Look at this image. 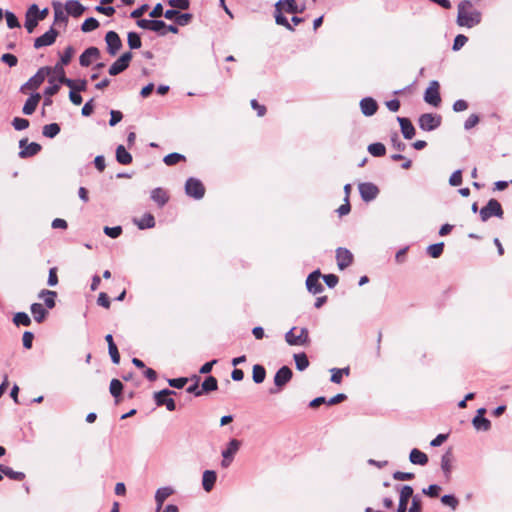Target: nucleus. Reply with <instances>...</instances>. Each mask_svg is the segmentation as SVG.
Segmentation results:
<instances>
[{"label": "nucleus", "mask_w": 512, "mask_h": 512, "mask_svg": "<svg viewBox=\"0 0 512 512\" xmlns=\"http://www.w3.org/2000/svg\"><path fill=\"white\" fill-rule=\"evenodd\" d=\"M481 19V13L473 9L471 1L463 0L458 4L456 22L460 27L473 28L481 22Z\"/></svg>", "instance_id": "obj_1"}, {"label": "nucleus", "mask_w": 512, "mask_h": 512, "mask_svg": "<svg viewBox=\"0 0 512 512\" xmlns=\"http://www.w3.org/2000/svg\"><path fill=\"white\" fill-rule=\"evenodd\" d=\"M296 327L291 328L285 334V341L290 346H305L309 343V332L308 329L303 327L300 329L299 334H296Z\"/></svg>", "instance_id": "obj_2"}, {"label": "nucleus", "mask_w": 512, "mask_h": 512, "mask_svg": "<svg viewBox=\"0 0 512 512\" xmlns=\"http://www.w3.org/2000/svg\"><path fill=\"white\" fill-rule=\"evenodd\" d=\"M292 376V370L288 366H282L274 376L275 388H271L270 393H279L283 389V387L292 379Z\"/></svg>", "instance_id": "obj_3"}, {"label": "nucleus", "mask_w": 512, "mask_h": 512, "mask_svg": "<svg viewBox=\"0 0 512 512\" xmlns=\"http://www.w3.org/2000/svg\"><path fill=\"white\" fill-rule=\"evenodd\" d=\"M493 216L499 218L503 216L502 206L496 199H490L486 206L480 210V218L483 222H486Z\"/></svg>", "instance_id": "obj_4"}, {"label": "nucleus", "mask_w": 512, "mask_h": 512, "mask_svg": "<svg viewBox=\"0 0 512 512\" xmlns=\"http://www.w3.org/2000/svg\"><path fill=\"white\" fill-rule=\"evenodd\" d=\"M240 446H241V441L238 439H231L228 442L227 447L222 451L223 459L221 461V466L223 468H228L231 465V463L234 460L235 455L237 454V452L240 449Z\"/></svg>", "instance_id": "obj_5"}, {"label": "nucleus", "mask_w": 512, "mask_h": 512, "mask_svg": "<svg viewBox=\"0 0 512 512\" xmlns=\"http://www.w3.org/2000/svg\"><path fill=\"white\" fill-rule=\"evenodd\" d=\"M176 392L169 389H163L154 393V401L157 406H165L168 411L176 409V403L170 396L175 395Z\"/></svg>", "instance_id": "obj_6"}, {"label": "nucleus", "mask_w": 512, "mask_h": 512, "mask_svg": "<svg viewBox=\"0 0 512 512\" xmlns=\"http://www.w3.org/2000/svg\"><path fill=\"white\" fill-rule=\"evenodd\" d=\"M185 192L189 197L202 199L205 194V187L199 179L190 177L185 183Z\"/></svg>", "instance_id": "obj_7"}, {"label": "nucleus", "mask_w": 512, "mask_h": 512, "mask_svg": "<svg viewBox=\"0 0 512 512\" xmlns=\"http://www.w3.org/2000/svg\"><path fill=\"white\" fill-rule=\"evenodd\" d=\"M419 127L424 131H433L441 124V117L432 113H424L418 119Z\"/></svg>", "instance_id": "obj_8"}, {"label": "nucleus", "mask_w": 512, "mask_h": 512, "mask_svg": "<svg viewBox=\"0 0 512 512\" xmlns=\"http://www.w3.org/2000/svg\"><path fill=\"white\" fill-rule=\"evenodd\" d=\"M52 72V68L50 67H42L37 73L32 76L24 85L21 87V91L23 92L25 88L37 89L45 80V77Z\"/></svg>", "instance_id": "obj_9"}, {"label": "nucleus", "mask_w": 512, "mask_h": 512, "mask_svg": "<svg viewBox=\"0 0 512 512\" xmlns=\"http://www.w3.org/2000/svg\"><path fill=\"white\" fill-rule=\"evenodd\" d=\"M132 53L131 52H125L123 53L109 68V74L111 76H116L123 71H125L130 64V61L132 59Z\"/></svg>", "instance_id": "obj_10"}, {"label": "nucleus", "mask_w": 512, "mask_h": 512, "mask_svg": "<svg viewBox=\"0 0 512 512\" xmlns=\"http://www.w3.org/2000/svg\"><path fill=\"white\" fill-rule=\"evenodd\" d=\"M424 100L435 107H437L440 102V94H439V83L437 81H431L428 88L425 91L424 94Z\"/></svg>", "instance_id": "obj_11"}, {"label": "nucleus", "mask_w": 512, "mask_h": 512, "mask_svg": "<svg viewBox=\"0 0 512 512\" xmlns=\"http://www.w3.org/2000/svg\"><path fill=\"white\" fill-rule=\"evenodd\" d=\"M396 489L399 490L400 494L397 512H407V505L409 499L413 496L414 490L410 485L397 486Z\"/></svg>", "instance_id": "obj_12"}, {"label": "nucleus", "mask_w": 512, "mask_h": 512, "mask_svg": "<svg viewBox=\"0 0 512 512\" xmlns=\"http://www.w3.org/2000/svg\"><path fill=\"white\" fill-rule=\"evenodd\" d=\"M105 42L107 44V52L111 56H115L122 47V41L115 31H109L106 33Z\"/></svg>", "instance_id": "obj_13"}, {"label": "nucleus", "mask_w": 512, "mask_h": 512, "mask_svg": "<svg viewBox=\"0 0 512 512\" xmlns=\"http://www.w3.org/2000/svg\"><path fill=\"white\" fill-rule=\"evenodd\" d=\"M359 193L363 201L370 202L378 196L379 189L371 182H364L359 184Z\"/></svg>", "instance_id": "obj_14"}, {"label": "nucleus", "mask_w": 512, "mask_h": 512, "mask_svg": "<svg viewBox=\"0 0 512 512\" xmlns=\"http://www.w3.org/2000/svg\"><path fill=\"white\" fill-rule=\"evenodd\" d=\"M353 254L347 248L339 247L336 249V261L338 268L344 270L353 263Z\"/></svg>", "instance_id": "obj_15"}, {"label": "nucleus", "mask_w": 512, "mask_h": 512, "mask_svg": "<svg viewBox=\"0 0 512 512\" xmlns=\"http://www.w3.org/2000/svg\"><path fill=\"white\" fill-rule=\"evenodd\" d=\"M57 36L58 31L51 27L47 32L34 40V48L40 49L52 45L56 41Z\"/></svg>", "instance_id": "obj_16"}, {"label": "nucleus", "mask_w": 512, "mask_h": 512, "mask_svg": "<svg viewBox=\"0 0 512 512\" xmlns=\"http://www.w3.org/2000/svg\"><path fill=\"white\" fill-rule=\"evenodd\" d=\"M321 272L315 270L310 273L306 279L307 290L312 294H318L323 291V286L320 282Z\"/></svg>", "instance_id": "obj_17"}, {"label": "nucleus", "mask_w": 512, "mask_h": 512, "mask_svg": "<svg viewBox=\"0 0 512 512\" xmlns=\"http://www.w3.org/2000/svg\"><path fill=\"white\" fill-rule=\"evenodd\" d=\"M19 147L21 148L19 152L20 158H28L32 157L39 153L41 150V145L36 142H31L27 144V139H21L19 141Z\"/></svg>", "instance_id": "obj_18"}, {"label": "nucleus", "mask_w": 512, "mask_h": 512, "mask_svg": "<svg viewBox=\"0 0 512 512\" xmlns=\"http://www.w3.org/2000/svg\"><path fill=\"white\" fill-rule=\"evenodd\" d=\"M485 412V408L478 409L477 415L472 420L474 428L478 431H488L491 428L490 420L484 417Z\"/></svg>", "instance_id": "obj_19"}, {"label": "nucleus", "mask_w": 512, "mask_h": 512, "mask_svg": "<svg viewBox=\"0 0 512 512\" xmlns=\"http://www.w3.org/2000/svg\"><path fill=\"white\" fill-rule=\"evenodd\" d=\"M99 57L100 50L97 47H89L80 55L79 63L83 67H88L94 59H98Z\"/></svg>", "instance_id": "obj_20"}, {"label": "nucleus", "mask_w": 512, "mask_h": 512, "mask_svg": "<svg viewBox=\"0 0 512 512\" xmlns=\"http://www.w3.org/2000/svg\"><path fill=\"white\" fill-rule=\"evenodd\" d=\"M36 4H32L26 11L25 14V28L28 33H32L37 27L39 20L35 16Z\"/></svg>", "instance_id": "obj_21"}, {"label": "nucleus", "mask_w": 512, "mask_h": 512, "mask_svg": "<svg viewBox=\"0 0 512 512\" xmlns=\"http://www.w3.org/2000/svg\"><path fill=\"white\" fill-rule=\"evenodd\" d=\"M360 109L363 115L373 116L378 109V104L372 97H365L360 101Z\"/></svg>", "instance_id": "obj_22"}, {"label": "nucleus", "mask_w": 512, "mask_h": 512, "mask_svg": "<svg viewBox=\"0 0 512 512\" xmlns=\"http://www.w3.org/2000/svg\"><path fill=\"white\" fill-rule=\"evenodd\" d=\"M397 120L399 122L403 137L408 140L412 139L415 135V128L411 121L404 117H398Z\"/></svg>", "instance_id": "obj_23"}, {"label": "nucleus", "mask_w": 512, "mask_h": 512, "mask_svg": "<svg viewBox=\"0 0 512 512\" xmlns=\"http://www.w3.org/2000/svg\"><path fill=\"white\" fill-rule=\"evenodd\" d=\"M173 489L171 487H161L157 489L155 493V502H156V512H159L163 506L165 500L173 494Z\"/></svg>", "instance_id": "obj_24"}, {"label": "nucleus", "mask_w": 512, "mask_h": 512, "mask_svg": "<svg viewBox=\"0 0 512 512\" xmlns=\"http://www.w3.org/2000/svg\"><path fill=\"white\" fill-rule=\"evenodd\" d=\"M41 99V95L39 93L32 94L25 102L22 112L25 115H31L35 112L37 105Z\"/></svg>", "instance_id": "obj_25"}, {"label": "nucleus", "mask_w": 512, "mask_h": 512, "mask_svg": "<svg viewBox=\"0 0 512 512\" xmlns=\"http://www.w3.org/2000/svg\"><path fill=\"white\" fill-rule=\"evenodd\" d=\"M217 480V474L213 470H205L202 476V486L206 492H210Z\"/></svg>", "instance_id": "obj_26"}, {"label": "nucleus", "mask_w": 512, "mask_h": 512, "mask_svg": "<svg viewBox=\"0 0 512 512\" xmlns=\"http://www.w3.org/2000/svg\"><path fill=\"white\" fill-rule=\"evenodd\" d=\"M65 10L67 14L73 17H79L83 14L85 7L79 1L70 0L66 2Z\"/></svg>", "instance_id": "obj_27"}, {"label": "nucleus", "mask_w": 512, "mask_h": 512, "mask_svg": "<svg viewBox=\"0 0 512 512\" xmlns=\"http://www.w3.org/2000/svg\"><path fill=\"white\" fill-rule=\"evenodd\" d=\"M151 199L157 203L159 207H163L168 202L169 196L164 189L158 187L151 191Z\"/></svg>", "instance_id": "obj_28"}, {"label": "nucleus", "mask_w": 512, "mask_h": 512, "mask_svg": "<svg viewBox=\"0 0 512 512\" xmlns=\"http://www.w3.org/2000/svg\"><path fill=\"white\" fill-rule=\"evenodd\" d=\"M409 460L412 464L424 466L428 463V456L417 448L411 450Z\"/></svg>", "instance_id": "obj_29"}, {"label": "nucleus", "mask_w": 512, "mask_h": 512, "mask_svg": "<svg viewBox=\"0 0 512 512\" xmlns=\"http://www.w3.org/2000/svg\"><path fill=\"white\" fill-rule=\"evenodd\" d=\"M34 320L42 323L48 315V311L40 303H33L30 307Z\"/></svg>", "instance_id": "obj_30"}, {"label": "nucleus", "mask_w": 512, "mask_h": 512, "mask_svg": "<svg viewBox=\"0 0 512 512\" xmlns=\"http://www.w3.org/2000/svg\"><path fill=\"white\" fill-rule=\"evenodd\" d=\"M276 10H280L286 13H297L299 12L298 7L294 0H279L275 4Z\"/></svg>", "instance_id": "obj_31"}, {"label": "nucleus", "mask_w": 512, "mask_h": 512, "mask_svg": "<svg viewBox=\"0 0 512 512\" xmlns=\"http://www.w3.org/2000/svg\"><path fill=\"white\" fill-rule=\"evenodd\" d=\"M134 223L141 230L153 228L155 226V218L151 213H146L140 219H134Z\"/></svg>", "instance_id": "obj_32"}, {"label": "nucleus", "mask_w": 512, "mask_h": 512, "mask_svg": "<svg viewBox=\"0 0 512 512\" xmlns=\"http://www.w3.org/2000/svg\"><path fill=\"white\" fill-rule=\"evenodd\" d=\"M57 297V293L52 290L43 289L39 293V298L44 300L45 306L48 309H53L56 305L55 299Z\"/></svg>", "instance_id": "obj_33"}, {"label": "nucleus", "mask_w": 512, "mask_h": 512, "mask_svg": "<svg viewBox=\"0 0 512 512\" xmlns=\"http://www.w3.org/2000/svg\"><path fill=\"white\" fill-rule=\"evenodd\" d=\"M116 160L122 165H128L132 162V155L123 145H119L116 148Z\"/></svg>", "instance_id": "obj_34"}, {"label": "nucleus", "mask_w": 512, "mask_h": 512, "mask_svg": "<svg viewBox=\"0 0 512 512\" xmlns=\"http://www.w3.org/2000/svg\"><path fill=\"white\" fill-rule=\"evenodd\" d=\"M0 472L8 478L16 481H22L25 478L23 472L14 471L11 467L6 465H0Z\"/></svg>", "instance_id": "obj_35"}, {"label": "nucleus", "mask_w": 512, "mask_h": 512, "mask_svg": "<svg viewBox=\"0 0 512 512\" xmlns=\"http://www.w3.org/2000/svg\"><path fill=\"white\" fill-rule=\"evenodd\" d=\"M266 378V370L260 365L256 364L252 369V379L256 384H261Z\"/></svg>", "instance_id": "obj_36"}, {"label": "nucleus", "mask_w": 512, "mask_h": 512, "mask_svg": "<svg viewBox=\"0 0 512 512\" xmlns=\"http://www.w3.org/2000/svg\"><path fill=\"white\" fill-rule=\"evenodd\" d=\"M441 469L444 472L445 476L449 478L452 470V454L450 452H446L441 457Z\"/></svg>", "instance_id": "obj_37"}, {"label": "nucleus", "mask_w": 512, "mask_h": 512, "mask_svg": "<svg viewBox=\"0 0 512 512\" xmlns=\"http://www.w3.org/2000/svg\"><path fill=\"white\" fill-rule=\"evenodd\" d=\"M218 388V381L213 376H208L201 385V391L203 393H209L212 391L217 390Z\"/></svg>", "instance_id": "obj_38"}, {"label": "nucleus", "mask_w": 512, "mask_h": 512, "mask_svg": "<svg viewBox=\"0 0 512 512\" xmlns=\"http://www.w3.org/2000/svg\"><path fill=\"white\" fill-rule=\"evenodd\" d=\"M367 149L368 152L374 157H382L386 153L385 146L380 142L370 144Z\"/></svg>", "instance_id": "obj_39"}, {"label": "nucleus", "mask_w": 512, "mask_h": 512, "mask_svg": "<svg viewBox=\"0 0 512 512\" xmlns=\"http://www.w3.org/2000/svg\"><path fill=\"white\" fill-rule=\"evenodd\" d=\"M294 360L299 371H304L309 366V360L305 353L294 354Z\"/></svg>", "instance_id": "obj_40"}, {"label": "nucleus", "mask_w": 512, "mask_h": 512, "mask_svg": "<svg viewBox=\"0 0 512 512\" xmlns=\"http://www.w3.org/2000/svg\"><path fill=\"white\" fill-rule=\"evenodd\" d=\"M60 132V126L57 123L47 124L43 127L42 133L47 138H54Z\"/></svg>", "instance_id": "obj_41"}, {"label": "nucleus", "mask_w": 512, "mask_h": 512, "mask_svg": "<svg viewBox=\"0 0 512 512\" xmlns=\"http://www.w3.org/2000/svg\"><path fill=\"white\" fill-rule=\"evenodd\" d=\"M13 323L16 326H30L31 325V319L25 312H17L13 317Z\"/></svg>", "instance_id": "obj_42"}, {"label": "nucleus", "mask_w": 512, "mask_h": 512, "mask_svg": "<svg viewBox=\"0 0 512 512\" xmlns=\"http://www.w3.org/2000/svg\"><path fill=\"white\" fill-rule=\"evenodd\" d=\"M127 42H128L130 49H138L142 45L141 38H140L139 34L136 32L128 33Z\"/></svg>", "instance_id": "obj_43"}, {"label": "nucleus", "mask_w": 512, "mask_h": 512, "mask_svg": "<svg viewBox=\"0 0 512 512\" xmlns=\"http://www.w3.org/2000/svg\"><path fill=\"white\" fill-rule=\"evenodd\" d=\"M184 160H185V156L180 153H176V152L166 155L163 159L164 163L168 166L175 165V164L179 163L180 161H184Z\"/></svg>", "instance_id": "obj_44"}, {"label": "nucleus", "mask_w": 512, "mask_h": 512, "mask_svg": "<svg viewBox=\"0 0 512 512\" xmlns=\"http://www.w3.org/2000/svg\"><path fill=\"white\" fill-rule=\"evenodd\" d=\"M443 249H444V243L440 242V243H435V244L429 245L427 248V252L432 258H438L443 253Z\"/></svg>", "instance_id": "obj_45"}, {"label": "nucleus", "mask_w": 512, "mask_h": 512, "mask_svg": "<svg viewBox=\"0 0 512 512\" xmlns=\"http://www.w3.org/2000/svg\"><path fill=\"white\" fill-rule=\"evenodd\" d=\"M99 27V22L97 19L90 17L87 18L81 25V30L83 32H91Z\"/></svg>", "instance_id": "obj_46"}, {"label": "nucleus", "mask_w": 512, "mask_h": 512, "mask_svg": "<svg viewBox=\"0 0 512 512\" xmlns=\"http://www.w3.org/2000/svg\"><path fill=\"white\" fill-rule=\"evenodd\" d=\"M74 53H75V50L72 46L66 47L64 52L60 55V61L58 62V64H61L64 66L68 65L69 62L71 61Z\"/></svg>", "instance_id": "obj_47"}, {"label": "nucleus", "mask_w": 512, "mask_h": 512, "mask_svg": "<svg viewBox=\"0 0 512 512\" xmlns=\"http://www.w3.org/2000/svg\"><path fill=\"white\" fill-rule=\"evenodd\" d=\"M275 21L278 25L284 26L291 31L294 30L287 18L283 15V12L280 10L275 9Z\"/></svg>", "instance_id": "obj_48"}, {"label": "nucleus", "mask_w": 512, "mask_h": 512, "mask_svg": "<svg viewBox=\"0 0 512 512\" xmlns=\"http://www.w3.org/2000/svg\"><path fill=\"white\" fill-rule=\"evenodd\" d=\"M166 23L162 20H157L156 19H153L152 22H151V31H154V32H157L159 33L160 35H165L166 34Z\"/></svg>", "instance_id": "obj_49"}, {"label": "nucleus", "mask_w": 512, "mask_h": 512, "mask_svg": "<svg viewBox=\"0 0 512 512\" xmlns=\"http://www.w3.org/2000/svg\"><path fill=\"white\" fill-rule=\"evenodd\" d=\"M55 80H56L55 77L49 78L48 82L50 83V86H48L45 89V91H44L45 96L51 97L58 93V91L60 89V85L55 83Z\"/></svg>", "instance_id": "obj_50"}, {"label": "nucleus", "mask_w": 512, "mask_h": 512, "mask_svg": "<svg viewBox=\"0 0 512 512\" xmlns=\"http://www.w3.org/2000/svg\"><path fill=\"white\" fill-rule=\"evenodd\" d=\"M6 23L10 29L19 28L20 23L14 13L6 11L5 13Z\"/></svg>", "instance_id": "obj_51"}, {"label": "nucleus", "mask_w": 512, "mask_h": 512, "mask_svg": "<svg viewBox=\"0 0 512 512\" xmlns=\"http://www.w3.org/2000/svg\"><path fill=\"white\" fill-rule=\"evenodd\" d=\"M122 389H123V384L121 383L120 380L118 379H113L111 382H110V393L114 396V397H118L121 392H122Z\"/></svg>", "instance_id": "obj_52"}, {"label": "nucleus", "mask_w": 512, "mask_h": 512, "mask_svg": "<svg viewBox=\"0 0 512 512\" xmlns=\"http://www.w3.org/2000/svg\"><path fill=\"white\" fill-rule=\"evenodd\" d=\"M15 130L21 131L29 127V121L25 118L15 117L12 121Z\"/></svg>", "instance_id": "obj_53"}, {"label": "nucleus", "mask_w": 512, "mask_h": 512, "mask_svg": "<svg viewBox=\"0 0 512 512\" xmlns=\"http://www.w3.org/2000/svg\"><path fill=\"white\" fill-rule=\"evenodd\" d=\"M412 502L409 510L407 512H422V503L419 495H413Z\"/></svg>", "instance_id": "obj_54"}, {"label": "nucleus", "mask_w": 512, "mask_h": 512, "mask_svg": "<svg viewBox=\"0 0 512 512\" xmlns=\"http://www.w3.org/2000/svg\"><path fill=\"white\" fill-rule=\"evenodd\" d=\"M441 502L444 505L450 506L453 510H455L458 505L457 498L454 495H450V494L442 496Z\"/></svg>", "instance_id": "obj_55"}, {"label": "nucleus", "mask_w": 512, "mask_h": 512, "mask_svg": "<svg viewBox=\"0 0 512 512\" xmlns=\"http://www.w3.org/2000/svg\"><path fill=\"white\" fill-rule=\"evenodd\" d=\"M467 41H468V38L465 35H463V34L457 35L454 39L452 49L454 51H459L467 43Z\"/></svg>", "instance_id": "obj_56"}, {"label": "nucleus", "mask_w": 512, "mask_h": 512, "mask_svg": "<svg viewBox=\"0 0 512 512\" xmlns=\"http://www.w3.org/2000/svg\"><path fill=\"white\" fill-rule=\"evenodd\" d=\"M188 382V378L186 377H180V378H174V379H168V384L176 389L183 388Z\"/></svg>", "instance_id": "obj_57"}, {"label": "nucleus", "mask_w": 512, "mask_h": 512, "mask_svg": "<svg viewBox=\"0 0 512 512\" xmlns=\"http://www.w3.org/2000/svg\"><path fill=\"white\" fill-rule=\"evenodd\" d=\"M192 20V14L190 13H179L176 17V23L180 26L188 25Z\"/></svg>", "instance_id": "obj_58"}, {"label": "nucleus", "mask_w": 512, "mask_h": 512, "mask_svg": "<svg viewBox=\"0 0 512 512\" xmlns=\"http://www.w3.org/2000/svg\"><path fill=\"white\" fill-rule=\"evenodd\" d=\"M104 233L111 237V238H117L122 233V227L121 226H115V227H104Z\"/></svg>", "instance_id": "obj_59"}, {"label": "nucleus", "mask_w": 512, "mask_h": 512, "mask_svg": "<svg viewBox=\"0 0 512 512\" xmlns=\"http://www.w3.org/2000/svg\"><path fill=\"white\" fill-rule=\"evenodd\" d=\"M462 183V171L456 170L452 173V175L449 178V184L451 186H459Z\"/></svg>", "instance_id": "obj_60"}, {"label": "nucleus", "mask_w": 512, "mask_h": 512, "mask_svg": "<svg viewBox=\"0 0 512 512\" xmlns=\"http://www.w3.org/2000/svg\"><path fill=\"white\" fill-rule=\"evenodd\" d=\"M1 61L6 63L9 67H14L18 63V59L15 55L6 53L1 56Z\"/></svg>", "instance_id": "obj_61"}, {"label": "nucleus", "mask_w": 512, "mask_h": 512, "mask_svg": "<svg viewBox=\"0 0 512 512\" xmlns=\"http://www.w3.org/2000/svg\"><path fill=\"white\" fill-rule=\"evenodd\" d=\"M123 118V114L118 111V110H111L110 111V121H109V125L110 126H115L116 124H118Z\"/></svg>", "instance_id": "obj_62"}, {"label": "nucleus", "mask_w": 512, "mask_h": 512, "mask_svg": "<svg viewBox=\"0 0 512 512\" xmlns=\"http://www.w3.org/2000/svg\"><path fill=\"white\" fill-rule=\"evenodd\" d=\"M440 490V486L432 484L427 488L423 489V493L429 497H437L439 495Z\"/></svg>", "instance_id": "obj_63"}, {"label": "nucleus", "mask_w": 512, "mask_h": 512, "mask_svg": "<svg viewBox=\"0 0 512 512\" xmlns=\"http://www.w3.org/2000/svg\"><path fill=\"white\" fill-rule=\"evenodd\" d=\"M479 123V117L476 114H471L464 123L465 130H470Z\"/></svg>", "instance_id": "obj_64"}]
</instances>
